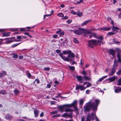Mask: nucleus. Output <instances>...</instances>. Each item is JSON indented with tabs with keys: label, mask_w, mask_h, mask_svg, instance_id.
<instances>
[{
	"label": "nucleus",
	"mask_w": 121,
	"mask_h": 121,
	"mask_svg": "<svg viewBox=\"0 0 121 121\" xmlns=\"http://www.w3.org/2000/svg\"><path fill=\"white\" fill-rule=\"evenodd\" d=\"M88 46L91 48H94V47L99 43H102V42L99 40L95 39H91L88 41Z\"/></svg>",
	"instance_id": "obj_1"
},
{
	"label": "nucleus",
	"mask_w": 121,
	"mask_h": 121,
	"mask_svg": "<svg viewBox=\"0 0 121 121\" xmlns=\"http://www.w3.org/2000/svg\"><path fill=\"white\" fill-rule=\"evenodd\" d=\"M72 31H73L74 34L78 35H80L82 33H91L90 31H87L84 28H79L78 30H72Z\"/></svg>",
	"instance_id": "obj_2"
},
{
	"label": "nucleus",
	"mask_w": 121,
	"mask_h": 121,
	"mask_svg": "<svg viewBox=\"0 0 121 121\" xmlns=\"http://www.w3.org/2000/svg\"><path fill=\"white\" fill-rule=\"evenodd\" d=\"M92 103L91 102H89L86 103V105L84 107V112H88L91 110L92 109V110L93 106L92 105Z\"/></svg>",
	"instance_id": "obj_3"
},
{
	"label": "nucleus",
	"mask_w": 121,
	"mask_h": 121,
	"mask_svg": "<svg viewBox=\"0 0 121 121\" xmlns=\"http://www.w3.org/2000/svg\"><path fill=\"white\" fill-rule=\"evenodd\" d=\"M68 108H71L73 107L75 109L76 111H78V110L77 108V100H74L73 102L71 104H67Z\"/></svg>",
	"instance_id": "obj_4"
},
{
	"label": "nucleus",
	"mask_w": 121,
	"mask_h": 121,
	"mask_svg": "<svg viewBox=\"0 0 121 121\" xmlns=\"http://www.w3.org/2000/svg\"><path fill=\"white\" fill-rule=\"evenodd\" d=\"M95 104L94 103H92V105L93 106L92 108V111H94L96 112L98 106L100 102L99 100L98 99H96L95 100Z\"/></svg>",
	"instance_id": "obj_5"
},
{
	"label": "nucleus",
	"mask_w": 121,
	"mask_h": 121,
	"mask_svg": "<svg viewBox=\"0 0 121 121\" xmlns=\"http://www.w3.org/2000/svg\"><path fill=\"white\" fill-rule=\"evenodd\" d=\"M115 49L116 50V52H117V56L118 61L119 63H121V49L117 48Z\"/></svg>",
	"instance_id": "obj_6"
},
{
	"label": "nucleus",
	"mask_w": 121,
	"mask_h": 121,
	"mask_svg": "<svg viewBox=\"0 0 121 121\" xmlns=\"http://www.w3.org/2000/svg\"><path fill=\"white\" fill-rule=\"evenodd\" d=\"M92 36L93 37L96 38L97 39H99V41L102 42V41L103 40V36L102 35L99 36H98L97 35V34L95 33H92Z\"/></svg>",
	"instance_id": "obj_7"
},
{
	"label": "nucleus",
	"mask_w": 121,
	"mask_h": 121,
	"mask_svg": "<svg viewBox=\"0 0 121 121\" xmlns=\"http://www.w3.org/2000/svg\"><path fill=\"white\" fill-rule=\"evenodd\" d=\"M5 118L7 120L11 121L13 118V117L9 113H8L5 115Z\"/></svg>",
	"instance_id": "obj_8"
},
{
	"label": "nucleus",
	"mask_w": 121,
	"mask_h": 121,
	"mask_svg": "<svg viewBox=\"0 0 121 121\" xmlns=\"http://www.w3.org/2000/svg\"><path fill=\"white\" fill-rule=\"evenodd\" d=\"M87 116L90 119V120L93 121L95 119V117H96V114L95 113H92L91 114H88Z\"/></svg>",
	"instance_id": "obj_9"
},
{
	"label": "nucleus",
	"mask_w": 121,
	"mask_h": 121,
	"mask_svg": "<svg viewBox=\"0 0 121 121\" xmlns=\"http://www.w3.org/2000/svg\"><path fill=\"white\" fill-rule=\"evenodd\" d=\"M67 51V54L69 55L68 56V57L70 58V57L72 58L74 57V54L71 51L69 50H68Z\"/></svg>",
	"instance_id": "obj_10"
},
{
	"label": "nucleus",
	"mask_w": 121,
	"mask_h": 121,
	"mask_svg": "<svg viewBox=\"0 0 121 121\" xmlns=\"http://www.w3.org/2000/svg\"><path fill=\"white\" fill-rule=\"evenodd\" d=\"M86 88V87H85L82 85H78L76 86L75 89L76 90H78L79 89L81 91H82L84 90Z\"/></svg>",
	"instance_id": "obj_11"
},
{
	"label": "nucleus",
	"mask_w": 121,
	"mask_h": 121,
	"mask_svg": "<svg viewBox=\"0 0 121 121\" xmlns=\"http://www.w3.org/2000/svg\"><path fill=\"white\" fill-rule=\"evenodd\" d=\"M62 117H65L66 118L67 117H69L70 118H72L73 117V115H72V113H70L68 114L67 113H65L63 114L61 116Z\"/></svg>",
	"instance_id": "obj_12"
},
{
	"label": "nucleus",
	"mask_w": 121,
	"mask_h": 121,
	"mask_svg": "<svg viewBox=\"0 0 121 121\" xmlns=\"http://www.w3.org/2000/svg\"><path fill=\"white\" fill-rule=\"evenodd\" d=\"M58 107L60 109V110L61 112H63L64 108H68L67 104H65L62 105H59L58 106Z\"/></svg>",
	"instance_id": "obj_13"
},
{
	"label": "nucleus",
	"mask_w": 121,
	"mask_h": 121,
	"mask_svg": "<svg viewBox=\"0 0 121 121\" xmlns=\"http://www.w3.org/2000/svg\"><path fill=\"white\" fill-rule=\"evenodd\" d=\"M76 78L78 81L80 82L81 83H82L83 82V78L82 76L77 75L76 76Z\"/></svg>",
	"instance_id": "obj_14"
},
{
	"label": "nucleus",
	"mask_w": 121,
	"mask_h": 121,
	"mask_svg": "<svg viewBox=\"0 0 121 121\" xmlns=\"http://www.w3.org/2000/svg\"><path fill=\"white\" fill-rule=\"evenodd\" d=\"M109 54L114 57L115 55V51L113 49H110L108 50Z\"/></svg>",
	"instance_id": "obj_15"
},
{
	"label": "nucleus",
	"mask_w": 121,
	"mask_h": 121,
	"mask_svg": "<svg viewBox=\"0 0 121 121\" xmlns=\"http://www.w3.org/2000/svg\"><path fill=\"white\" fill-rule=\"evenodd\" d=\"M26 28H20V31H30L32 32L34 31V30H29L28 29H26Z\"/></svg>",
	"instance_id": "obj_16"
},
{
	"label": "nucleus",
	"mask_w": 121,
	"mask_h": 121,
	"mask_svg": "<svg viewBox=\"0 0 121 121\" xmlns=\"http://www.w3.org/2000/svg\"><path fill=\"white\" fill-rule=\"evenodd\" d=\"M21 41L20 40H17L16 39L14 40H9L5 42V43L7 44L11 42H19Z\"/></svg>",
	"instance_id": "obj_17"
},
{
	"label": "nucleus",
	"mask_w": 121,
	"mask_h": 121,
	"mask_svg": "<svg viewBox=\"0 0 121 121\" xmlns=\"http://www.w3.org/2000/svg\"><path fill=\"white\" fill-rule=\"evenodd\" d=\"M118 66V61L115 60L113 61V68H116Z\"/></svg>",
	"instance_id": "obj_18"
},
{
	"label": "nucleus",
	"mask_w": 121,
	"mask_h": 121,
	"mask_svg": "<svg viewBox=\"0 0 121 121\" xmlns=\"http://www.w3.org/2000/svg\"><path fill=\"white\" fill-rule=\"evenodd\" d=\"M111 29V28L110 27H108V28L106 27H103L101 28L100 30H103L105 31H107L110 30Z\"/></svg>",
	"instance_id": "obj_19"
},
{
	"label": "nucleus",
	"mask_w": 121,
	"mask_h": 121,
	"mask_svg": "<svg viewBox=\"0 0 121 121\" xmlns=\"http://www.w3.org/2000/svg\"><path fill=\"white\" fill-rule=\"evenodd\" d=\"M116 79V77L115 76H114L110 78L109 79H108L110 82L114 81Z\"/></svg>",
	"instance_id": "obj_20"
},
{
	"label": "nucleus",
	"mask_w": 121,
	"mask_h": 121,
	"mask_svg": "<svg viewBox=\"0 0 121 121\" xmlns=\"http://www.w3.org/2000/svg\"><path fill=\"white\" fill-rule=\"evenodd\" d=\"M10 32L3 33L2 36V37L8 36L10 35Z\"/></svg>",
	"instance_id": "obj_21"
},
{
	"label": "nucleus",
	"mask_w": 121,
	"mask_h": 121,
	"mask_svg": "<svg viewBox=\"0 0 121 121\" xmlns=\"http://www.w3.org/2000/svg\"><path fill=\"white\" fill-rule=\"evenodd\" d=\"M73 110L72 109L67 108L65 109V111L66 112H70V113L72 112V115L73 114Z\"/></svg>",
	"instance_id": "obj_22"
},
{
	"label": "nucleus",
	"mask_w": 121,
	"mask_h": 121,
	"mask_svg": "<svg viewBox=\"0 0 121 121\" xmlns=\"http://www.w3.org/2000/svg\"><path fill=\"white\" fill-rule=\"evenodd\" d=\"M115 69L114 68H112V69L111 73L110 74V76H113L115 73Z\"/></svg>",
	"instance_id": "obj_23"
},
{
	"label": "nucleus",
	"mask_w": 121,
	"mask_h": 121,
	"mask_svg": "<svg viewBox=\"0 0 121 121\" xmlns=\"http://www.w3.org/2000/svg\"><path fill=\"white\" fill-rule=\"evenodd\" d=\"M39 112V111L37 109H35L34 110V113L35 117H36L38 116Z\"/></svg>",
	"instance_id": "obj_24"
},
{
	"label": "nucleus",
	"mask_w": 121,
	"mask_h": 121,
	"mask_svg": "<svg viewBox=\"0 0 121 121\" xmlns=\"http://www.w3.org/2000/svg\"><path fill=\"white\" fill-rule=\"evenodd\" d=\"M6 74V72L4 71H3L2 73H0V78H1L2 76L5 75Z\"/></svg>",
	"instance_id": "obj_25"
},
{
	"label": "nucleus",
	"mask_w": 121,
	"mask_h": 121,
	"mask_svg": "<svg viewBox=\"0 0 121 121\" xmlns=\"http://www.w3.org/2000/svg\"><path fill=\"white\" fill-rule=\"evenodd\" d=\"M114 91L115 93H119L121 92V87L119 88H117L115 89Z\"/></svg>",
	"instance_id": "obj_26"
},
{
	"label": "nucleus",
	"mask_w": 121,
	"mask_h": 121,
	"mask_svg": "<svg viewBox=\"0 0 121 121\" xmlns=\"http://www.w3.org/2000/svg\"><path fill=\"white\" fill-rule=\"evenodd\" d=\"M90 22L91 20H88L84 22L82 24V26H84L85 25L87 24V23L89 22Z\"/></svg>",
	"instance_id": "obj_27"
},
{
	"label": "nucleus",
	"mask_w": 121,
	"mask_h": 121,
	"mask_svg": "<svg viewBox=\"0 0 121 121\" xmlns=\"http://www.w3.org/2000/svg\"><path fill=\"white\" fill-rule=\"evenodd\" d=\"M79 10H78V13L77 14L78 16L79 17H81L82 15V12H79Z\"/></svg>",
	"instance_id": "obj_28"
},
{
	"label": "nucleus",
	"mask_w": 121,
	"mask_h": 121,
	"mask_svg": "<svg viewBox=\"0 0 121 121\" xmlns=\"http://www.w3.org/2000/svg\"><path fill=\"white\" fill-rule=\"evenodd\" d=\"M84 100V99H81L79 101V104L80 105H82L83 104Z\"/></svg>",
	"instance_id": "obj_29"
},
{
	"label": "nucleus",
	"mask_w": 121,
	"mask_h": 121,
	"mask_svg": "<svg viewBox=\"0 0 121 121\" xmlns=\"http://www.w3.org/2000/svg\"><path fill=\"white\" fill-rule=\"evenodd\" d=\"M113 43L114 44H119L120 42L118 41H115V38L113 39H112Z\"/></svg>",
	"instance_id": "obj_30"
},
{
	"label": "nucleus",
	"mask_w": 121,
	"mask_h": 121,
	"mask_svg": "<svg viewBox=\"0 0 121 121\" xmlns=\"http://www.w3.org/2000/svg\"><path fill=\"white\" fill-rule=\"evenodd\" d=\"M73 42L75 43H79V41L75 37L73 38Z\"/></svg>",
	"instance_id": "obj_31"
},
{
	"label": "nucleus",
	"mask_w": 121,
	"mask_h": 121,
	"mask_svg": "<svg viewBox=\"0 0 121 121\" xmlns=\"http://www.w3.org/2000/svg\"><path fill=\"white\" fill-rule=\"evenodd\" d=\"M116 33V32L113 33V32H109L108 33V34H107V35H109V36H111V35H113Z\"/></svg>",
	"instance_id": "obj_32"
},
{
	"label": "nucleus",
	"mask_w": 121,
	"mask_h": 121,
	"mask_svg": "<svg viewBox=\"0 0 121 121\" xmlns=\"http://www.w3.org/2000/svg\"><path fill=\"white\" fill-rule=\"evenodd\" d=\"M12 55H13V58H17L18 57V55L16 54L13 53Z\"/></svg>",
	"instance_id": "obj_33"
},
{
	"label": "nucleus",
	"mask_w": 121,
	"mask_h": 121,
	"mask_svg": "<svg viewBox=\"0 0 121 121\" xmlns=\"http://www.w3.org/2000/svg\"><path fill=\"white\" fill-rule=\"evenodd\" d=\"M57 16L60 17H63L64 16V15L63 13H59L57 14Z\"/></svg>",
	"instance_id": "obj_34"
},
{
	"label": "nucleus",
	"mask_w": 121,
	"mask_h": 121,
	"mask_svg": "<svg viewBox=\"0 0 121 121\" xmlns=\"http://www.w3.org/2000/svg\"><path fill=\"white\" fill-rule=\"evenodd\" d=\"M69 69L72 71H74L75 69V68L73 66H69Z\"/></svg>",
	"instance_id": "obj_35"
},
{
	"label": "nucleus",
	"mask_w": 121,
	"mask_h": 121,
	"mask_svg": "<svg viewBox=\"0 0 121 121\" xmlns=\"http://www.w3.org/2000/svg\"><path fill=\"white\" fill-rule=\"evenodd\" d=\"M68 62L69 61V59L67 57H66L64 56L63 58V59H62Z\"/></svg>",
	"instance_id": "obj_36"
},
{
	"label": "nucleus",
	"mask_w": 121,
	"mask_h": 121,
	"mask_svg": "<svg viewBox=\"0 0 121 121\" xmlns=\"http://www.w3.org/2000/svg\"><path fill=\"white\" fill-rule=\"evenodd\" d=\"M83 78L85 79L86 80H90V78L88 77L87 76H84L83 77Z\"/></svg>",
	"instance_id": "obj_37"
},
{
	"label": "nucleus",
	"mask_w": 121,
	"mask_h": 121,
	"mask_svg": "<svg viewBox=\"0 0 121 121\" xmlns=\"http://www.w3.org/2000/svg\"><path fill=\"white\" fill-rule=\"evenodd\" d=\"M20 43H18L17 44H13L12 45V47L13 48L17 46H18L20 44Z\"/></svg>",
	"instance_id": "obj_38"
},
{
	"label": "nucleus",
	"mask_w": 121,
	"mask_h": 121,
	"mask_svg": "<svg viewBox=\"0 0 121 121\" xmlns=\"http://www.w3.org/2000/svg\"><path fill=\"white\" fill-rule=\"evenodd\" d=\"M14 92L15 93V95H16L17 94L19 93V91L17 89H15L14 90Z\"/></svg>",
	"instance_id": "obj_39"
},
{
	"label": "nucleus",
	"mask_w": 121,
	"mask_h": 121,
	"mask_svg": "<svg viewBox=\"0 0 121 121\" xmlns=\"http://www.w3.org/2000/svg\"><path fill=\"white\" fill-rule=\"evenodd\" d=\"M70 13L74 15H76L77 14V13L73 10L70 11Z\"/></svg>",
	"instance_id": "obj_40"
},
{
	"label": "nucleus",
	"mask_w": 121,
	"mask_h": 121,
	"mask_svg": "<svg viewBox=\"0 0 121 121\" xmlns=\"http://www.w3.org/2000/svg\"><path fill=\"white\" fill-rule=\"evenodd\" d=\"M117 85H121V78H120L118 80Z\"/></svg>",
	"instance_id": "obj_41"
},
{
	"label": "nucleus",
	"mask_w": 121,
	"mask_h": 121,
	"mask_svg": "<svg viewBox=\"0 0 121 121\" xmlns=\"http://www.w3.org/2000/svg\"><path fill=\"white\" fill-rule=\"evenodd\" d=\"M60 114H57L56 115H53L52 117V118H54L56 117H60Z\"/></svg>",
	"instance_id": "obj_42"
},
{
	"label": "nucleus",
	"mask_w": 121,
	"mask_h": 121,
	"mask_svg": "<svg viewBox=\"0 0 121 121\" xmlns=\"http://www.w3.org/2000/svg\"><path fill=\"white\" fill-rule=\"evenodd\" d=\"M50 69V68L49 67H45L44 68V70L45 71H49Z\"/></svg>",
	"instance_id": "obj_43"
},
{
	"label": "nucleus",
	"mask_w": 121,
	"mask_h": 121,
	"mask_svg": "<svg viewBox=\"0 0 121 121\" xmlns=\"http://www.w3.org/2000/svg\"><path fill=\"white\" fill-rule=\"evenodd\" d=\"M11 31L12 32H14L15 31H17L18 30V28L12 29H11Z\"/></svg>",
	"instance_id": "obj_44"
},
{
	"label": "nucleus",
	"mask_w": 121,
	"mask_h": 121,
	"mask_svg": "<svg viewBox=\"0 0 121 121\" xmlns=\"http://www.w3.org/2000/svg\"><path fill=\"white\" fill-rule=\"evenodd\" d=\"M65 34V32L64 31H62V32H61L60 34H59V36L60 37L61 36Z\"/></svg>",
	"instance_id": "obj_45"
},
{
	"label": "nucleus",
	"mask_w": 121,
	"mask_h": 121,
	"mask_svg": "<svg viewBox=\"0 0 121 121\" xmlns=\"http://www.w3.org/2000/svg\"><path fill=\"white\" fill-rule=\"evenodd\" d=\"M72 21V20H68L67 21H66V22L68 24H69L71 23Z\"/></svg>",
	"instance_id": "obj_46"
},
{
	"label": "nucleus",
	"mask_w": 121,
	"mask_h": 121,
	"mask_svg": "<svg viewBox=\"0 0 121 121\" xmlns=\"http://www.w3.org/2000/svg\"><path fill=\"white\" fill-rule=\"evenodd\" d=\"M57 110H55L54 111H52L51 112V113L52 114H56L57 113Z\"/></svg>",
	"instance_id": "obj_47"
},
{
	"label": "nucleus",
	"mask_w": 121,
	"mask_h": 121,
	"mask_svg": "<svg viewBox=\"0 0 121 121\" xmlns=\"http://www.w3.org/2000/svg\"><path fill=\"white\" fill-rule=\"evenodd\" d=\"M59 55L62 59H63V58L64 57L63 56V54L62 53L60 52V54H59Z\"/></svg>",
	"instance_id": "obj_48"
},
{
	"label": "nucleus",
	"mask_w": 121,
	"mask_h": 121,
	"mask_svg": "<svg viewBox=\"0 0 121 121\" xmlns=\"http://www.w3.org/2000/svg\"><path fill=\"white\" fill-rule=\"evenodd\" d=\"M118 75H120L121 74V69L119 70L117 73Z\"/></svg>",
	"instance_id": "obj_49"
},
{
	"label": "nucleus",
	"mask_w": 121,
	"mask_h": 121,
	"mask_svg": "<svg viewBox=\"0 0 121 121\" xmlns=\"http://www.w3.org/2000/svg\"><path fill=\"white\" fill-rule=\"evenodd\" d=\"M115 29V26H113L112 28V31L113 32H116V29Z\"/></svg>",
	"instance_id": "obj_50"
},
{
	"label": "nucleus",
	"mask_w": 121,
	"mask_h": 121,
	"mask_svg": "<svg viewBox=\"0 0 121 121\" xmlns=\"http://www.w3.org/2000/svg\"><path fill=\"white\" fill-rule=\"evenodd\" d=\"M103 80V79L101 77V78L97 81V84H98V83H97L98 82H100Z\"/></svg>",
	"instance_id": "obj_51"
},
{
	"label": "nucleus",
	"mask_w": 121,
	"mask_h": 121,
	"mask_svg": "<svg viewBox=\"0 0 121 121\" xmlns=\"http://www.w3.org/2000/svg\"><path fill=\"white\" fill-rule=\"evenodd\" d=\"M51 85L49 83L47 85V86L46 87V88H49L51 87Z\"/></svg>",
	"instance_id": "obj_52"
},
{
	"label": "nucleus",
	"mask_w": 121,
	"mask_h": 121,
	"mask_svg": "<svg viewBox=\"0 0 121 121\" xmlns=\"http://www.w3.org/2000/svg\"><path fill=\"white\" fill-rule=\"evenodd\" d=\"M27 75H28V78H30L31 76L30 73H27Z\"/></svg>",
	"instance_id": "obj_53"
},
{
	"label": "nucleus",
	"mask_w": 121,
	"mask_h": 121,
	"mask_svg": "<svg viewBox=\"0 0 121 121\" xmlns=\"http://www.w3.org/2000/svg\"><path fill=\"white\" fill-rule=\"evenodd\" d=\"M68 18V16H65V17H63L62 18H61V19L66 20V19H67Z\"/></svg>",
	"instance_id": "obj_54"
},
{
	"label": "nucleus",
	"mask_w": 121,
	"mask_h": 121,
	"mask_svg": "<svg viewBox=\"0 0 121 121\" xmlns=\"http://www.w3.org/2000/svg\"><path fill=\"white\" fill-rule=\"evenodd\" d=\"M82 73L84 75H86V73L84 70L82 72Z\"/></svg>",
	"instance_id": "obj_55"
},
{
	"label": "nucleus",
	"mask_w": 121,
	"mask_h": 121,
	"mask_svg": "<svg viewBox=\"0 0 121 121\" xmlns=\"http://www.w3.org/2000/svg\"><path fill=\"white\" fill-rule=\"evenodd\" d=\"M91 86V84L90 83H88L85 87L86 88H87L90 87Z\"/></svg>",
	"instance_id": "obj_56"
},
{
	"label": "nucleus",
	"mask_w": 121,
	"mask_h": 121,
	"mask_svg": "<svg viewBox=\"0 0 121 121\" xmlns=\"http://www.w3.org/2000/svg\"><path fill=\"white\" fill-rule=\"evenodd\" d=\"M22 38V36H18L17 37V38L18 39V40H19V39H21Z\"/></svg>",
	"instance_id": "obj_57"
},
{
	"label": "nucleus",
	"mask_w": 121,
	"mask_h": 121,
	"mask_svg": "<svg viewBox=\"0 0 121 121\" xmlns=\"http://www.w3.org/2000/svg\"><path fill=\"white\" fill-rule=\"evenodd\" d=\"M61 31V30H58L56 31V33L57 34H59H59L60 33Z\"/></svg>",
	"instance_id": "obj_58"
},
{
	"label": "nucleus",
	"mask_w": 121,
	"mask_h": 121,
	"mask_svg": "<svg viewBox=\"0 0 121 121\" xmlns=\"http://www.w3.org/2000/svg\"><path fill=\"white\" fill-rule=\"evenodd\" d=\"M56 52L57 53H60L61 52L60 50L59 49H57L56 50Z\"/></svg>",
	"instance_id": "obj_59"
},
{
	"label": "nucleus",
	"mask_w": 121,
	"mask_h": 121,
	"mask_svg": "<svg viewBox=\"0 0 121 121\" xmlns=\"http://www.w3.org/2000/svg\"><path fill=\"white\" fill-rule=\"evenodd\" d=\"M58 37V35H53V38H56Z\"/></svg>",
	"instance_id": "obj_60"
},
{
	"label": "nucleus",
	"mask_w": 121,
	"mask_h": 121,
	"mask_svg": "<svg viewBox=\"0 0 121 121\" xmlns=\"http://www.w3.org/2000/svg\"><path fill=\"white\" fill-rule=\"evenodd\" d=\"M90 92V90H86V94H89Z\"/></svg>",
	"instance_id": "obj_61"
},
{
	"label": "nucleus",
	"mask_w": 121,
	"mask_h": 121,
	"mask_svg": "<svg viewBox=\"0 0 121 121\" xmlns=\"http://www.w3.org/2000/svg\"><path fill=\"white\" fill-rule=\"evenodd\" d=\"M90 119L87 116L86 120L85 121H90Z\"/></svg>",
	"instance_id": "obj_62"
},
{
	"label": "nucleus",
	"mask_w": 121,
	"mask_h": 121,
	"mask_svg": "<svg viewBox=\"0 0 121 121\" xmlns=\"http://www.w3.org/2000/svg\"><path fill=\"white\" fill-rule=\"evenodd\" d=\"M44 115V113L43 112H42L40 114V117H43Z\"/></svg>",
	"instance_id": "obj_63"
},
{
	"label": "nucleus",
	"mask_w": 121,
	"mask_h": 121,
	"mask_svg": "<svg viewBox=\"0 0 121 121\" xmlns=\"http://www.w3.org/2000/svg\"><path fill=\"white\" fill-rule=\"evenodd\" d=\"M85 118L84 116L82 117L81 118V121H84Z\"/></svg>",
	"instance_id": "obj_64"
}]
</instances>
